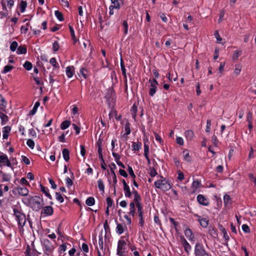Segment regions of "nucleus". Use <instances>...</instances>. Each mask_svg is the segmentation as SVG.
Instances as JSON below:
<instances>
[{"label": "nucleus", "instance_id": "14", "mask_svg": "<svg viewBox=\"0 0 256 256\" xmlns=\"http://www.w3.org/2000/svg\"><path fill=\"white\" fill-rule=\"evenodd\" d=\"M126 242L124 240H120L118 242L117 250H122L125 249Z\"/></svg>", "mask_w": 256, "mask_h": 256}, {"label": "nucleus", "instance_id": "19", "mask_svg": "<svg viewBox=\"0 0 256 256\" xmlns=\"http://www.w3.org/2000/svg\"><path fill=\"white\" fill-rule=\"evenodd\" d=\"M0 118L2 120V125L5 124L8 122V116L3 113L0 112Z\"/></svg>", "mask_w": 256, "mask_h": 256}, {"label": "nucleus", "instance_id": "36", "mask_svg": "<svg viewBox=\"0 0 256 256\" xmlns=\"http://www.w3.org/2000/svg\"><path fill=\"white\" fill-rule=\"evenodd\" d=\"M18 44L16 42V41L13 42L10 44V50L12 52L15 51L18 47Z\"/></svg>", "mask_w": 256, "mask_h": 256}, {"label": "nucleus", "instance_id": "27", "mask_svg": "<svg viewBox=\"0 0 256 256\" xmlns=\"http://www.w3.org/2000/svg\"><path fill=\"white\" fill-rule=\"evenodd\" d=\"M220 229L224 234V238H225L226 240H228L229 239V236L227 234L226 228H224L222 226H220Z\"/></svg>", "mask_w": 256, "mask_h": 256}, {"label": "nucleus", "instance_id": "12", "mask_svg": "<svg viewBox=\"0 0 256 256\" xmlns=\"http://www.w3.org/2000/svg\"><path fill=\"white\" fill-rule=\"evenodd\" d=\"M106 96L110 102L112 101L115 96L114 90L112 88L108 89V94Z\"/></svg>", "mask_w": 256, "mask_h": 256}, {"label": "nucleus", "instance_id": "21", "mask_svg": "<svg viewBox=\"0 0 256 256\" xmlns=\"http://www.w3.org/2000/svg\"><path fill=\"white\" fill-rule=\"evenodd\" d=\"M70 124V120H64L60 124V128L62 130H66L67 128Z\"/></svg>", "mask_w": 256, "mask_h": 256}, {"label": "nucleus", "instance_id": "4", "mask_svg": "<svg viewBox=\"0 0 256 256\" xmlns=\"http://www.w3.org/2000/svg\"><path fill=\"white\" fill-rule=\"evenodd\" d=\"M154 186L156 188H160L164 191L169 190L171 188L170 184L165 180H158L155 182Z\"/></svg>", "mask_w": 256, "mask_h": 256}, {"label": "nucleus", "instance_id": "37", "mask_svg": "<svg viewBox=\"0 0 256 256\" xmlns=\"http://www.w3.org/2000/svg\"><path fill=\"white\" fill-rule=\"evenodd\" d=\"M136 111L137 106L135 104H134L131 108V113L134 118H135L136 116Z\"/></svg>", "mask_w": 256, "mask_h": 256}, {"label": "nucleus", "instance_id": "29", "mask_svg": "<svg viewBox=\"0 0 256 256\" xmlns=\"http://www.w3.org/2000/svg\"><path fill=\"white\" fill-rule=\"evenodd\" d=\"M55 16L60 21L64 20V16L62 12L58 10H56L54 12Z\"/></svg>", "mask_w": 256, "mask_h": 256}, {"label": "nucleus", "instance_id": "45", "mask_svg": "<svg viewBox=\"0 0 256 256\" xmlns=\"http://www.w3.org/2000/svg\"><path fill=\"white\" fill-rule=\"evenodd\" d=\"M69 28H70V34H71V36L72 37V40L76 42V36H75L74 32V28L70 25L69 26Z\"/></svg>", "mask_w": 256, "mask_h": 256}, {"label": "nucleus", "instance_id": "59", "mask_svg": "<svg viewBox=\"0 0 256 256\" xmlns=\"http://www.w3.org/2000/svg\"><path fill=\"white\" fill-rule=\"evenodd\" d=\"M106 204L108 205L107 207H108V208L111 207L113 204V201L110 197L106 198Z\"/></svg>", "mask_w": 256, "mask_h": 256}, {"label": "nucleus", "instance_id": "2", "mask_svg": "<svg viewBox=\"0 0 256 256\" xmlns=\"http://www.w3.org/2000/svg\"><path fill=\"white\" fill-rule=\"evenodd\" d=\"M13 210L18 225L22 227L24 226L26 222V215L17 208H14Z\"/></svg>", "mask_w": 256, "mask_h": 256}, {"label": "nucleus", "instance_id": "16", "mask_svg": "<svg viewBox=\"0 0 256 256\" xmlns=\"http://www.w3.org/2000/svg\"><path fill=\"white\" fill-rule=\"evenodd\" d=\"M185 136L186 138L188 140H191L194 138V132L191 130H188L185 132Z\"/></svg>", "mask_w": 256, "mask_h": 256}, {"label": "nucleus", "instance_id": "61", "mask_svg": "<svg viewBox=\"0 0 256 256\" xmlns=\"http://www.w3.org/2000/svg\"><path fill=\"white\" fill-rule=\"evenodd\" d=\"M214 36L216 37V38L217 40V41L220 43L222 40V38L220 36L219 34H218V31H216L215 32H214Z\"/></svg>", "mask_w": 256, "mask_h": 256}, {"label": "nucleus", "instance_id": "58", "mask_svg": "<svg viewBox=\"0 0 256 256\" xmlns=\"http://www.w3.org/2000/svg\"><path fill=\"white\" fill-rule=\"evenodd\" d=\"M209 234L214 238H216L217 236L216 232L214 228L210 230Z\"/></svg>", "mask_w": 256, "mask_h": 256}, {"label": "nucleus", "instance_id": "28", "mask_svg": "<svg viewBox=\"0 0 256 256\" xmlns=\"http://www.w3.org/2000/svg\"><path fill=\"white\" fill-rule=\"evenodd\" d=\"M27 6V4L26 2L22 0L20 2V12H24L26 10V8Z\"/></svg>", "mask_w": 256, "mask_h": 256}, {"label": "nucleus", "instance_id": "18", "mask_svg": "<svg viewBox=\"0 0 256 256\" xmlns=\"http://www.w3.org/2000/svg\"><path fill=\"white\" fill-rule=\"evenodd\" d=\"M62 156L64 160L66 161H68L70 160V152L66 148H64L62 150Z\"/></svg>", "mask_w": 256, "mask_h": 256}, {"label": "nucleus", "instance_id": "3", "mask_svg": "<svg viewBox=\"0 0 256 256\" xmlns=\"http://www.w3.org/2000/svg\"><path fill=\"white\" fill-rule=\"evenodd\" d=\"M42 244L45 254L49 255L54 250V246L48 239H42Z\"/></svg>", "mask_w": 256, "mask_h": 256}, {"label": "nucleus", "instance_id": "47", "mask_svg": "<svg viewBox=\"0 0 256 256\" xmlns=\"http://www.w3.org/2000/svg\"><path fill=\"white\" fill-rule=\"evenodd\" d=\"M50 63L52 65L56 68H58V65L56 64V60L54 58H52L50 60Z\"/></svg>", "mask_w": 256, "mask_h": 256}, {"label": "nucleus", "instance_id": "50", "mask_svg": "<svg viewBox=\"0 0 256 256\" xmlns=\"http://www.w3.org/2000/svg\"><path fill=\"white\" fill-rule=\"evenodd\" d=\"M230 196L226 194L224 197V201L225 204H228L230 203Z\"/></svg>", "mask_w": 256, "mask_h": 256}, {"label": "nucleus", "instance_id": "15", "mask_svg": "<svg viewBox=\"0 0 256 256\" xmlns=\"http://www.w3.org/2000/svg\"><path fill=\"white\" fill-rule=\"evenodd\" d=\"M74 67L73 66H68L66 68V74L68 78H70L74 74L73 70Z\"/></svg>", "mask_w": 256, "mask_h": 256}, {"label": "nucleus", "instance_id": "11", "mask_svg": "<svg viewBox=\"0 0 256 256\" xmlns=\"http://www.w3.org/2000/svg\"><path fill=\"white\" fill-rule=\"evenodd\" d=\"M17 190L18 193L22 196H26L28 194V190L26 187H18L17 188Z\"/></svg>", "mask_w": 256, "mask_h": 256}, {"label": "nucleus", "instance_id": "7", "mask_svg": "<svg viewBox=\"0 0 256 256\" xmlns=\"http://www.w3.org/2000/svg\"><path fill=\"white\" fill-rule=\"evenodd\" d=\"M197 200L200 204L207 206L209 204L208 200L202 194H198L197 196Z\"/></svg>", "mask_w": 256, "mask_h": 256}, {"label": "nucleus", "instance_id": "57", "mask_svg": "<svg viewBox=\"0 0 256 256\" xmlns=\"http://www.w3.org/2000/svg\"><path fill=\"white\" fill-rule=\"evenodd\" d=\"M128 172L129 173V174L133 178H136V176L134 174V172L133 171V170L132 168L130 166H128Z\"/></svg>", "mask_w": 256, "mask_h": 256}, {"label": "nucleus", "instance_id": "1", "mask_svg": "<svg viewBox=\"0 0 256 256\" xmlns=\"http://www.w3.org/2000/svg\"><path fill=\"white\" fill-rule=\"evenodd\" d=\"M26 204L33 210L38 211L44 206L43 199L39 196H30L27 199Z\"/></svg>", "mask_w": 256, "mask_h": 256}, {"label": "nucleus", "instance_id": "31", "mask_svg": "<svg viewBox=\"0 0 256 256\" xmlns=\"http://www.w3.org/2000/svg\"><path fill=\"white\" fill-rule=\"evenodd\" d=\"M24 67L28 70H30L32 68V64L31 62L26 61L24 64Z\"/></svg>", "mask_w": 256, "mask_h": 256}, {"label": "nucleus", "instance_id": "55", "mask_svg": "<svg viewBox=\"0 0 256 256\" xmlns=\"http://www.w3.org/2000/svg\"><path fill=\"white\" fill-rule=\"evenodd\" d=\"M242 229L243 231L246 233H248L250 232L249 227L248 226L247 224H244L242 226Z\"/></svg>", "mask_w": 256, "mask_h": 256}, {"label": "nucleus", "instance_id": "17", "mask_svg": "<svg viewBox=\"0 0 256 256\" xmlns=\"http://www.w3.org/2000/svg\"><path fill=\"white\" fill-rule=\"evenodd\" d=\"M26 48L24 46H20L18 47L16 53L18 54H26Z\"/></svg>", "mask_w": 256, "mask_h": 256}, {"label": "nucleus", "instance_id": "30", "mask_svg": "<svg viewBox=\"0 0 256 256\" xmlns=\"http://www.w3.org/2000/svg\"><path fill=\"white\" fill-rule=\"evenodd\" d=\"M142 144L140 142H132V147L133 148L134 150H138L140 148H141Z\"/></svg>", "mask_w": 256, "mask_h": 256}, {"label": "nucleus", "instance_id": "48", "mask_svg": "<svg viewBox=\"0 0 256 256\" xmlns=\"http://www.w3.org/2000/svg\"><path fill=\"white\" fill-rule=\"evenodd\" d=\"M52 48L54 52H56L59 49V44L58 42H54L52 44Z\"/></svg>", "mask_w": 256, "mask_h": 256}, {"label": "nucleus", "instance_id": "26", "mask_svg": "<svg viewBox=\"0 0 256 256\" xmlns=\"http://www.w3.org/2000/svg\"><path fill=\"white\" fill-rule=\"evenodd\" d=\"M98 245L100 250L102 251V252H104V242H103V238L102 236H99V239H98Z\"/></svg>", "mask_w": 256, "mask_h": 256}, {"label": "nucleus", "instance_id": "24", "mask_svg": "<svg viewBox=\"0 0 256 256\" xmlns=\"http://www.w3.org/2000/svg\"><path fill=\"white\" fill-rule=\"evenodd\" d=\"M95 200L93 197H89L86 201V204L88 206H92L94 204Z\"/></svg>", "mask_w": 256, "mask_h": 256}, {"label": "nucleus", "instance_id": "38", "mask_svg": "<svg viewBox=\"0 0 256 256\" xmlns=\"http://www.w3.org/2000/svg\"><path fill=\"white\" fill-rule=\"evenodd\" d=\"M200 185V182L198 180H194L192 182V187L194 190H196Z\"/></svg>", "mask_w": 256, "mask_h": 256}, {"label": "nucleus", "instance_id": "63", "mask_svg": "<svg viewBox=\"0 0 256 256\" xmlns=\"http://www.w3.org/2000/svg\"><path fill=\"white\" fill-rule=\"evenodd\" d=\"M150 174L151 176L154 177L157 174V172L154 168H150Z\"/></svg>", "mask_w": 256, "mask_h": 256}, {"label": "nucleus", "instance_id": "41", "mask_svg": "<svg viewBox=\"0 0 256 256\" xmlns=\"http://www.w3.org/2000/svg\"><path fill=\"white\" fill-rule=\"evenodd\" d=\"M80 73L84 78H86L88 76V70L84 68H82L80 70Z\"/></svg>", "mask_w": 256, "mask_h": 256}, {"label": "nucleus", "instance_id": "10", "mask_svg": "<svg viewBox=\"0 0 256 256\" xmlns=\"http://www.w3.org/2000/svg\"><path fill=\"white\" fill-rule=\"evenodd\" d=\"M198 218V220L199 221L200 224L203 228H206L208 224V220L206 218H200V216L196 215Z\"/></svg>", "mask_w": 256, "mask_h": 256}, {"label": "nucleus", "instance_id": "5", "mask_svg": "<svg viewBox=\"0 0 256 256\" xmlns=\"http://www.w3.org/2000/svg\"><path fill=\"white\" fill-rule=\"evenodd\" d=\"M196 256H209L204 248L202 244L198 242L196 244L194 248Z\"/></svg>", "mask_w": 256, "mask_h": 256}, {"label": "nucleus", "instance_id": "43", "mask_svg": "<svg viewBox=\"0 0 256 256\" xmlns=\"http://www.w3.org/2000/svg\"><path fill=\"white\" fill-rule=\"evenodd\" d=\"M26 144L32 149L34 148V142L32 140H31V139L28 140L26 142Z\"/></svg>", "mask_w": 256, "mask_h": 256}, {"label": "nucleus", "instance_id": "22", "mask_svg": "<svg viewBox=\"0 0 256 256\" xmlns=\"http://www.w3.org/2000/svg\"><path fill=\"white\" fill-rule=\"evenodd\" d=\"M40 190H41V191L44 193L46 196H47L50 199H52V196H50V194L48 193V188L44 187V186H43L42 185L40 184Z\"/></svg>", "mask_w": 256, "mask_h": 256}, {"label": "nucleus", "instance_id": "6", "mask_svg": "<svg viewBox=\"0 0 256 256\" xmlns=\"http://www.w3.org/2000/svg\"><path fill=\"white\" fill-rule=\"evenodd\" d=\"M149 82L150 83V88L149 90V94L150 96H152L155 94L156 90V86L158 84V82L156 79L152 80H150Z\"/></svg>", "mask_w": 256, "mask_h": 256}, {"label": "nucleus", "instance_id": "33", "mask_svg": "<svg viewBox=\"0 0 256 256\" xmlns=\"http://www.w3.org/2000/svg\"><path fill=\"white\" fill-rule=\"evenodd\" d=\"M8 156L6 154H2L0 156V166H1V164H4L8 160Z\"/></svg>", "mask_w": 256, "mask_h": 256}, {"label": "nucleus", "instance_id": "9", "mask_svg": "<svg viewBox=\"0 0 256 256\" xmlns=\"http://www.w3.org/2000/svg\"><path fill=\"white\" fill-rule=\"evenodd\" d=\"M138 216L140 218L139 219V224L140 226L142 227L144 224V220L143 218V212H142V208H140L138 205Z\"/></svg>", "mask_w": 256, "mask_h": 256}, {"label": "nucleus", "instance_id": "42", "mask_svg": "<svg viewBox=\"0 0 256 256\" xmlns=\"http://www.w3.org/2000/svg\"><path fill=\"white\" fill-rule=\"evenodd\" d=\"M184 248L185 250L188 252L191 250V246L190 244L187 242V241L185 240L184 243Z\"/></svg>", "mask_w": 256, "mask_h": 256}, {"label": "nucleus", "instance_id": "34", "mask_svg": "<svg viewBox=\"0 0 256 256\" xmlns=\"http://www.w3.org/2000/svg\"><path fill=\"white\" fill-rule=\"evenodd\" d=\"M13 68H14L13 66L7 65L4 67L2 72L3 74H6V73L10 72Z\"/></svg>", "mask_w": 256, "mask_h": 256}, {"label": "nucleus", "instance_id": "60", "mask_svg": "<svg viewBox=\"0 0 256 256\" xmlns=\"http://www.w3.org/2000/svg\"><path fill=\"white\" fill-rule=\"evenodd\" d=\"M82 248L83 250V251L85 252H88V247L87 244L85 243H83L82 244Z\"/></svg>", "mask_w": 256, "mask_h": 256}, {"label": "nucleus", "instance_id": "32", "mask_svg": "<svg viewBox=\"0 0 256 256\" xmlns=\"http://www.w3.org/2000/svg\"><path fill=\"white\" fill-rule=\"evenodd\" d=\"M124 190L126 197L130 198L132 196V192L130 191V188L129 186L124 188Z\"/></svg>", "mask_w": 256, "mask_h": 256}, {"label": "nucleus", "instance_id": "35", "mask_svg": "<svg viewBox=\"0 0 256 256\" xmlns=\"http://www.w3.org/2000/svg\"><path fill=\"white\" fill-rule=\"evenodd\" d=\"M116 231L118 234H122L124 232L123 226L121 224H117Z\"/></svg>", "mask_w": 256, "mask_h": 256}, {"label": "nucleus", "instance_id": "52", "mask_svg": "<svg viewBox=\"0 0 256 256\" xmlns=\"http://www.w3.org/2000/svg\"><path fill=\"white\" fill-rule=\"evenodd\" d=\"M241 70V66L240 65H236L234 71V73L238 76Z\"/></svg>", "mask_w": 256, "mask_h": 256}, {"label": "nucleus", "instance_id": "49", "mask_svg": "<svg viewBox=\"0 0 256 256\" xmlns=\"http://www.w3.org/2000/svg\"><path fill=\"white\" fill-rule=\"evenodd\" d=\"M242 52H239L238 50L234 51V54L232 56V59L234 60H236L238 59V56H240V54H241Z\"/></svg>", "mask_w": 256, "mask_h": 256}, {"label": "nucleus", "instance_id": "20", "mask_svg": "<svg viewBox=\"0 0 256 256\" xmlns=\"http://www.w3.org/2000/svg\"><path fill=\"white\" fill-rule=\"evenodd\" d=\"M140 196L139 194L134 196V202L136 203V206L138 208V205L140 208H142L140 203Z\"/></svg>", "mask_w": 256, "mask_h": 256}, {"label": "nucleus", "instance_id": "39", "mask_svg": "<svg viewBox=\"0 0 256 256\" xmlns=\"http://www.w3.org/2000/svg\"><path fill=\"white\" fill-rule=\"evenodd\" d=\"M183 154H184V158L188 162L190 161V158L187 150H185L183 152Z\"/></svg>", "mask_w": 256, "mask_h": 256}, {"label": "nucleus", "instance_id": "25", "mask_svg": "<svg viewBox=\"0 0 256 256\" xmlns=\"http://www.w3.org/2000/svg\"><path fill=\"white\" fill-rule=\"evenodd\" d=\"M98 187L100 190L102 192H104V182H103V181L102 180L99 179L98 180Z\"/></svg>", "mask_w": 256, "mask_h": 256}, {"label": "nucleus", "instance_id": "23", "mask_svg": "<svg viewBox=\"0 0 256 256\" xmlns=\"http://www.w3.org/2000/svg\"><path fill=\"white\" fill-rule=\"evenodd\" d=\"M184 234H185L187 238H189L190 240L193 238V235H192V232L191 230H190L189 228H187L185 230Z\"/></svg>", "mask_w": 256, "mask_h": 256}, {"label": "nucleus", "instance_id": "8", "mask_svg": "<svg viewBox=\"0 0 256 256\" xmlns=\"http://www.w3.org/2000/svg\"><path fill=\"white\" fill-rule=\"evenodd\" d=\"M53 208L50 206H46L43 208L41 214L45 216H51L53 214Z\"/></svg>", "mask_w": 256, "mask_h": 256}, {"label": "nucleus", "instance_id": "62", "mask_svg": "<svg viewBox=\"0 0 256 256\" xmlns=\"http://www.w3.org/2000/svg\"><path fill=\"white\" fill-rule=\"evenodd\" d=\"M176 143L180 146L184 144V140L182 138L177 137L176 139Z\"/></svg>", "mask_w": 256, "mask_h": 256}, {"label": "nucleus", "instance_id": "54", "mask_svg": "<svg viewBox=\"0 0 256 256\" xmlns=\"http://www.w3.org/2000/svg\"><path fill=\"white\" fill-rule=\"evenodd\" d=\"M120 66H121V70L122 71V74L126 77V70L124 68V66L122 62V60H121V63H120Z\"/></svg>", "mask_w": 256, "mask_h": 256}, {"label": "nucleus", "instance_id": "13", "mask_svg": "<svg viewBox=\"0 0 256 256\" xmlns=\"http://www.w3.org/2000/svg\"><path fill=\"white\" fill-rule=\"evenodd\" d=\"M11 130V128L10 126H6L3 128L2 132H3V138L7 139L8 136V134Z\"/></svg>", "mask_w": 256, "mask_h": 256}, {"label": "nucleus", "instance_id": "44", "mask_svg": "<svg viewBox=\"0 0 256 256\" xmlns=\"http://www.w3.org/2000/svg\"><path fill=\"white\" fill-rule=\"evenodd\" d=\"M149 153V146L146 142L144 143V156L148 155Z\"/></svg>", "mask_w": 256, "mask_h": 256}, {"label": "nucleus", "instance_id": "40", "mask_svg": "<svg viewBox=\"0 0 256 256\" xmlns=\"http://www.w3.org/2000/svg\"><path fill=\"white\" fill-rule=\"evenodd\" d=\"M111 2L113 5L112 8H116L119 9L120 8V5L118 1V0H111Z\"/></svg>", "mask_w": 256, "mask_h": 256}, {"label": "nucleus", "instance_id": "64", "mask_svg": "<svg viewBox=\"0 0 256 256\" xmlns=\"http://www.w3.org/2000/svg\"><path fill=\"white\" fill-rule=\"evenodd\" d=\"M66 184L67 185V186L70 187L72 186L73 182L72 180L70 178H66Z\"/></svg>", "mask_w": 256, "mask_h": 256}, {"label": "nucleus", "instance_id": "56", "mask_svg": "<svg viewBox=\"0 0 256 256\" xmlns=\"http://www.w3.org/2000/svg\"><path fill=\"white\" fill-rule=\"evenodd\" d=\"M224 10H221L220 12V18H219V19L218 20V23H220L222 22V19L224 17Z\"/></svg>", "mask_w": 256, "mask_h": 256}, {"label": "nucleus", "instance_id": "51", "mask_svg": "<svg viewBox=\"0 0 256 256\" xmlns=\"http://www.w3.org/2000/svg\"><path fill=\"white\" fill-rule=\"evenodd\" d=\"M22 161L24 164H27V165L30 164V160H29V159L26 156H22Z\"/></svg>", "mask_w": 256, "mask_h": 256}, {"label": "nucleus", "instance_id": "46", "mask_svg": "<svg viewBox=\"0 0 256 256\" xmlns=\"http://www.w3.org/2000/svg\"><path fill=\"white\" fill-rule=\"evenodd\" d=\"M10 179V176L7 174H2V180L4 182H8Z\"/></svg>", "mask_w": 256, "mask_h": 256}, {"label": "nucleus", "instance_id": "53", "mask_svg": "<svg viewBox=\"0 0 256 256\" xmlns=\"http://www.w3.org/2000/svg\"><path fill=\"white\" fill-rule=\"evenodd\" d=\"M56 199L60 202H64V198L58 192H56Z\"/></svg>", "mask_w": 256, "mask_h": 256}]
</instances>
